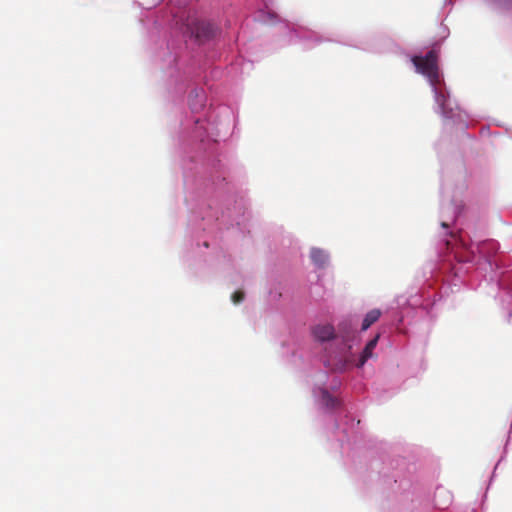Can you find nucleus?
Segmentation results:
<instances>
[{
  "mask_svg": "<svg viewBox=\"0 0 512 512\" xmlns=\"http://www.w3.org/2000/svg\"><path fill=\"white\" fill-rule=\"evenodd\" d=\"M183 29L184 34L195 38L200 43L212 39L217 33V27L214 24L191 15H187Z\"/></svg>",
  "mask_w": 512,
  "mask_h": 512,
  "instance_id": "nucleus-1",
  "label": "nucleus"
},
{
  "mask_svg": "<svg viewBox=\"0 0 512 512\" xmlns=\"http://www.w3.org/2000/svg\"><path fill=\"white\" fill-rule=\"evenodd\" d=\"M437 58L438 56L435 50L429 51L424 57L414 56L412 58L417 72L426 76L434 87L439 82Z\"/></svg>",
  "mask_w": 512,
  "mask_h": 512,
  "instance_id": "nucleus-2",
  "label": "nucleus"
},
{
  "mask_svg": "<svg viewBox=\"0 0 512 512\" xmlns=\"http://www.w3.org/2000/svg\"><path fill=\"white\" fill-rule=\"evenodd\" d=\"M313 334L319 341H329L334 338L335 330L330 324L317 325L313 328Z\"/></svg>",
  "mask_w": 512,
  "mask_h": 512,
  "instance_id": "nucleus-3",
  "label": "nucleus"
},
{
  "mask_svg": "<svg viewBox=\"0 0 512 512\" xmlns=\"http://www.w3.org/2000/svg\"><path fill=\"white\" fill-rule=\"evenodd\" d=\"M379 340V335H376L373 339H371L365 346L361 357L359 359V363L357 364L358 367H362L365 362L372 357V352L374 348L376 347Z\"/></svg>",
  "mask_w": 512,
  "mask_h": 512,
  "instance_id": "nucleus-4",
  "label": "nucleus"
},
{
  "mask_svg": "<svg viewBox=\"0 0 512 512\" xmlns=\"http://www.w3.org/2000/svg\"><path fill=\"white\" fill-rule=\"evenodd\" d=\"M497 250V243L493 240H487L477 244V251L479 254L489 257L490 252H495Z\"/></svg>",
  "mask_w": 512,
  "mask_h": 512,
  "instance_id": "nucleus-5",
  "label": "nucleus"
},
{
  "mask_svg": "<svg viewBox=\"0 0 512 512\" xmlns=\"http://www.w3.org/2000/svg\"><path fill=\"white\" fill-rule=\"evenodd\" d=\"M381 316L379 309H373L369 311L362 323V330H367L372 324H374Z\"/></svg>",
  "mask_w": 512,
  "mask_h": 512,
  "instance_id": "nucleus-6",
  "label": "nucleus"
},
{
  "mask_svg": "<svg viewBox=\"0 0 512 512\" xmlns=\"http://www.w3.org/2000/svg\"><path fill=\"white\" fill-rule=\"evenodd\" d=\"M311 259L316 265L322 267L326 264L328 256L323 250L314 248L311 250Z\"/></svg>",
  "mask_w": 512,
  "mask_h": 512,
  "instance_id": "nucleus-7",
  "label": "nucleus"
},
{
  "mask_svg": "<svg viewBox=\"0 0 512 512\" xmlns=\"http://www.w3.org/2000/svg\"><path fill=\"white\" fill-rule=\"evenodd\" d=\"M322 400L327 408L332 409L339 405L338 399L330 395L327 390L322 391Z\"/></svg>",
  "mask_w": 512,
  "mask_h": 512,
  "instance_id": "nucleus-8",
  "label": "nucleus"
},
{
  "mask_svg": "<svg viewBox=\"0 0 512 512\" xmlns=\"http://www.w3.org/2000/svg\"><path fill=\"white\" fill-rule=\"evenodd\" d=\"M243 299H244V292H242V291H236L232 294V301L235 304L240 303L241 301H243Z\"/></svg>",
  "mask_w": 512,
  "mask_h": 512,
  "instance_id": "nucleus-9",
  "label": "nucleus"
},
{
  "mask_svg": "<svg viewBox=\"0 0 512 512\" xmlns=\"http://www.w3.org/2000/svg\"><path fill=\"white\" fill-rule=\"evenodd\" d=\"M434 90H435L436 102L439 104V106L441 108H443L444 103H445V96L442 93H439L436 88Z\"/></svg>",
  "mask_w": 512,
  "mask_h": 512,
  "instance_id": "nucleus-10",
  "label": "nucleus"
},
{
  "mask_svg": "<svg viewBox=\"0 0 512 512\" xmlns=\"http://www.w3.org/2000/svg\"><path fill=\"white\" fill-rule=\"evenodd\" d=\"M185 19H187V17H186ZM180 21H182L181 26H180V29L184 32V29H183V23H185V22H186V20H183V18H180Z\"/></svg>",
  "mask_w": 512,
  "mask_h": 512,
  "instance_id": "nucleus-11",
  "label": "nucleus"
},
{
  "mask_svg": "<svg viewBox=\"0 0 512 512\" xmlns=\"http://www.w3.org/2000/svg\"><path fill=\"white\" fill-rule=\"evenodd\" d=\"M441 225H442V227H444V228H447V227H448V224H447L446 222H442V224H441Z\"/></svg>",
  "mask_w": 512,
  "mask_h": 512,
  "instance_id": "nucleus-12",
  "label": "nucleus"
}]
</instances>
